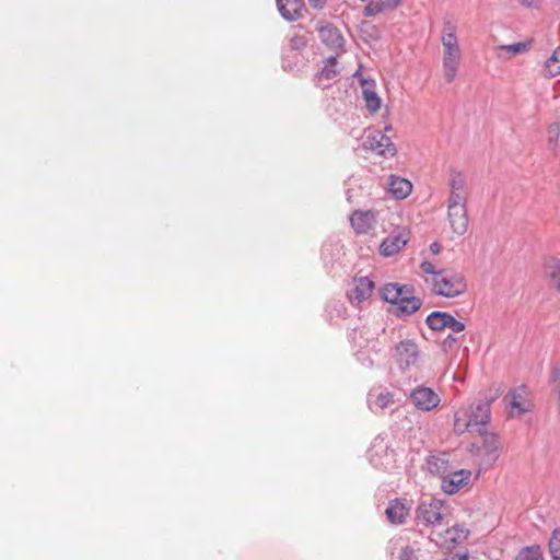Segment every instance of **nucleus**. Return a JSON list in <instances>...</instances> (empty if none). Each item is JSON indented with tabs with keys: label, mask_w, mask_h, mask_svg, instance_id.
<instances>
[{
	"label": "nucleus",
	"mask_w": 560,
	"mask_h": 560,
	"mask_svg": "<svg viewBox=\"0 0 560 560\" xmlns=\"http://www.w3.org/2000/svg\"><path fill=\"white\" fill-rule=\"evenodd\" d=\"M490 420V401L460 408L454 415V431L456 434L476 432L483 434Z\"/></svg>",
	"instance_id": "f257e3e1"
},
{
	"label": "nucleus",
	"mask_w": 560,
	"mask_h": 560,
	"mask_svg": "<svg viewBox=\"0 0 560 560\" xmlns=\"http://www.w3.org/2000/svg\"><path fill=\"white\" fill-rule=\"evenodd\" d=\"M443 45V75L447 83L455 80L459 61H460V48L455 34V27L451 22L444 24V31L442 35Z\"/></svg>",
	"instance_id": "f03ea898"
},
{
	"label": "nucleus",
	"mask_w": 560,
	"mask_h": 560,
	"mask_svg": "<svg viewBox=\"0 0 560 560\" xmlns=\"http://www.w3.org/2000/svg\"><path fill=\"white\" fill-rule=\"evenodd\" d=\"M467 289L465 278L457 272L444 270L433 278V292L444 298H456L462 295Z\"/></svg>",
	"instance_id": "7ed1b4c3"
},
{
	"label": "nucleus",
	"mask_w": 560,
	"mask_h": 560,
	"mask_svg": "<svg viewBox=\"0 0 560 560\" xmlns=\"http://www.w3.org/2000/svg\"><path fill=\"white\" fill-rule=\"evenodd\" d=\"M445 505L439 499H430L429 502L422 501L416 511V518L425 526H439L444 520Z\"/></svg>",
	"instance_id": "20e7f679"
},
{
	"label": "nucleus",
	"mask_w": 560,
	"mask_h": 560,
	"mask_svg": "<svg viewBox=\"0 0 560 560\" xmlns=\"http://www.w3.org/2000/svg\"><path fill=\"white\" fill-rule=\"evenodd\" d=\"M393 358L400 370H407L417 366L420 351L413 340L404 339L395 346Z\"/></svg>",
	"instance_id": "39448f33"
},
{
	"label": "nucleus",
	"mask_w": 560,
	"mask_h": 560,
	"mask_svg": "<svg viewBox=\"0 0 560 560\" xmlns=\"http://www.w3.org/2000/svg\"><path fill=\"white\" fill-rule=\"evenodd\" d=\"M363 147L384 158L394 156L396 153V148L390 138L381 130L370 131L364 138Z\"/></svg>",
	"instance_id": "423d86ee"
},
{
	"label": "nucleus",
	"mask_w": 560,
	"mask_h": 560,
	"mask_svg": "<svg viewBox=\"0 0 560 560\" xmlns=\"http://www.w3.org/2000/svg\"><path fill=\"white\" fill-rule=\"evenodd\" d=\"M411 402L422 411H431L436 408L441 401L439 395L430 387L417 386L410 393Z\"/></svg>",
	"instance_id": "0eeeda50"
},
{
	"label": "nucleus",
	"mask_w": 560,
	"mask_h": 560,
	"mask_svg": "<svg viewBox=\"0 0 560 560\" xmlns=\"http://www.w3.org/2000/svg\"><path fill=\"white\" fill-rule=\"evenodd\" d=\"M374 288V282L368 277H357L347 290V296L351 304L358 305L371 296Z\"/></svg>",
	"instance_id": "6e6552de"
},
{
	"label": "nucleus",
	"mask_w": 560,
	"mask_h": 560,
	"mask_svg": "<svg viewBox=\"0 0 560 560\" xmlns=\"http://www.w3.org/2000/svg\"><path fill=\"white\" fill-rule=\"evenodd\" d=\"M471 471L468 469H459L448 471L441 479V489L446 494H455L469 483Z\"/></svg>",
	"instance_id": "1a4fd4ad"
},
{
	"label": "nucleus",
	"mask_w": 560,
	"mask_h": 560,
	"mask_svg": "<svg viewBox=\"0 0 560 560\" xmlns=\"http://www.w3.org/2000/svg\"><path fill=\"white\" fill-rule=\"evenodd\" d=\"M319 38L322 43L329 48L338 52L343 50L345 39L340 31L331 23H325L317 26Z\"/></svg>",
	"instance_id": "9d476101"
},
{
	"label": "nucleus",
	"mask_w": 560,
	"mask_h": 560,
	"mask_svg": "<svg viewBox=\"0 0 560 560\" xmlns=\"http://www.w3.org/2000/svg\"><path fill=\"white\" fill-rule=\"evenodd\" d=\"M350 223L357 234H365L374 228L376 214L372 210H355L350 215Z\"/></svg>",
	"instance_id": "9b49d317"
},
{
	"label": "nucleus",
	"mask_w": 560,
	"mask_h": 560,
	"mask_svg": "<svg viewBox=\"0 0 560 560\" xmlns=\"http://www.w3.org/2000/svg\"><path fill=\"white\" fill-rule=\"evenodd\" d=\"M387 520L395 525L404 524L409 514V504L406 499L392 500L385 511Z\"/></svg>",
	"instance_id": "f8f14e48"
},
{
	"label": "nucleus",
	"mask_w": 560,
	"mask_h": 560,
	"mask_svg": "<svg viewBox=\"0 0 560 560\" xmlns=\"http://www.w3.org/2000/svg\"><path fill=\"white\" fill-rule=\"evenodd\" d=\"M408 242V235L404 231L393 232L381 244L380 253L385 257H389L399 252Z\"/></svg>",
	"instance_id": "ddd939ff"
},
{
	"label": "nucleus",
	"mask_w": 560,
	"mask_h": 560,
	"mask_svg": "<svg viewBox=\"0 0 560 560\" xmlns=\"http://www.w3.org/2000/svg\"><path fill=\"white\" fill-rule=\"evenodd\" d=\"M362 95L366 104V108L371 113H375L381 107V98L376 93V83L373 79L360 78Z\"/></svg>",
	"instance_id": "4468645a"
},
{
	"label": "nucleus",
	"mask_w": 560,
	"mask_h": 560,
	"mask_svg": "<svg viewBox=\"0 0 560 560\" xmlns=\"http://www.w3.org/2000/svg\"><path fill=\"white\" fill-rule=\"evenodd\" d=\"M447 215L451 228L455 234L460 236L468 231L469 221L466 208H460V210L448 209Z\"/></svg>",
	"instance_id": "2eb2a0df"
},
{
	"label": "nucleus",
	"mask_w": 560,
	"mask_h": 560,
	"mask_svg": "<svg viewBox=\"0 0 560 560\" xmlns=\"http://www.w3.org/2000/svg\"><path fill=\"white\" fill-rule=\"evenodd\" d=\"M277 8L284 20L293 22L301 15L303 0H277Z\"/></svg>",
	"instance_id": "dca6fc26"
},
{
	"label": "nucleus",
	"mask_w": 560,
	"mask_h": 560,
	"mask_svg": "<svg viewBox=\"0 0 560 560\" xmlns=\"http://www.w3.org/2000/svg\"><path fill=\"white\" fill-rule=\"evenodd\" d=\"M388 191L398 200L408 197L412 190L411 183L402 177L390 175L388 177Z\"/></svg>",
	"instance_id": "f3484780"
},
{
	"label": "nucleus",
	"mask_w": 560,
	"mask_h": 560,
	"mask_svg": "<svg viewBox=\"0 0 560 560\" xmlns=\"http://www.w3.org/2000/svg\"><path fill=\"white\" fill-rule=\"evenodd\" d=\"M425 465L430 474L442 478L448 472L450 462L445 455H429L425 459Z\"/></svg>",
	"instance_id": "a211bd4d"
},
{
	"label": "nucleus",
	"mask_w": 560,
	"mask_h": 560,
	"mask_svg": "<svg viewBox=\"0 0 560 560\" xmlns=\"http://www.w3.org/2000/svg\"><path fill=\"white\" fill-rule=\"evenodd\" d=\"M394 404V395L387 390H383L375 396L373 400V394L370 393L368 396V405L372 412L376 413L378 410H383Z\"/></svg>",
	"instance_id": "6ab92c4d"
},
{
	"label": "nucleus",
	"mask_w": 560,
	"mask_h": 560,
	"mask_svg": "<svg viewBox=\"0 0 560 560\" xmlns=\"http://www.w3.org/2000/svg\"><path fill=\"white\" fill-rule=\"evenodd\" d=\"M480 435L483 440L482 450L485 452V456L489 462H494L499 457L500 442L498 436L493 433H488L487 431Z\"/></svg>",
	"instance_id": "aec40b11"
},
{
	"label": "nucleus",
	"mask_w": 560,
	"mask_h": 560,
	"mask_svg": "<svg viewBox=\"0 0 560 560\" xmlns=\"http://www.w3.org/2000/svg\"><path fill=\"white\" fill-rule=\"evenodd\" d=\"M421 305H422V301L419 298H416L413 295H411L409 298L398 299V302L396 304V306H397L396 314L398 316L411 315V314L416 313L421 307Z\"/></svg>",
	"instance_id": "412c9836"
},
{
	"label": "nucleus",
	"mask_w": 560,
	"mask_h": 560,
	"mask_svg": "<svg viewBox=\"0 0 560 560\" xmlns=\"http://www.w3.org/2000/svg\"><path fill=\"white\" fill-rule=\"evenodd\" d=\"M451 314L446 312L441 311H434L431 314H429L425 318V324L428 327L432 330H444L448 323L451 320Z\"/></svg>",
	"instance_id": "4be33fe9"
},
{
	"label": "nucleus",
	"mask_w": 560,
	"mask_h": 560,
	"mask_svg": "<svg viewBox=\"0 0 560 560\" xmlns=\"http://www.w3.org/2000/svg\"><path fill=\"white\" fill-rule=\"evenodd\" d=\"M368 351L360 349L357 351L355 357L357 360L362 364V366L366 369H372L374 365V360L371 355V352L376 354L381 349L378 347V341L372 340L366 345Z\"/></svg>",
	"instance_id": "5701e85b"
},
{
	"label": "nucleus",
	"mask_w": 560,
	"mask_h": 560,
	"mask_svg": "<svg viewBox=\"0 0 560 560\" xmlns=\"http://www.w3.org/2000/svg\"><path fill=\"white\" fill-rule=\"evenodd\" d=\"M339 70L337 69V58L335 56H330L327 58L324 67L320 69V71L317 74V81L318 84L323 80H332L336 77H338Z\"/></svg>",
	"instance_id": "b1692460"
},
{
	"label": "nucleus",
	"mask_w": 560,
	"mask_h": 560,
	"mask_svg": "<svg viewBox=\"0 0 560 560\" xmlns=\"http://www.w3.org/2000/svg\"><path fill=\"white\" fill-rule=\"evenodd\" d=\"M546 275L552 287L560 292V260L552 258L546 264Z\"/></svg>",
	"instance_id": "393cba45"
},
{
	"label": "nucleus",
	"mask_w": 560,
	"mask_h": 560,
	"mask_svg": "<svg viewBox=\"0 0 560 560\" xmlns=\"http://www.w3.org/2000/svg\"><path fill=\"white\" fill-rule=\"evenodd\" d=\"M398 283H387L380 290L381 299L385 302L396 305L400 294Z\"/></svg>",
	"instance_id": "a878e982"
},
{
	"label": "nucleus",
	"mask_w": 560,
	"mask_h": 560,
	"mask_svg": "<svg viewBox=\"0 0 560 560\" xmlns=\"http://www.w3.org/2000/svg\"><path fill=\"white\" fill-rule=\"evenodd\" d=\"M525 392V387L522 386L517 389H514L510 393V406L512 411L516 410L518 415H522L527 411V408L523 404V394Z\"/></svg>",
	"instance_id": "bb28decb"
},
{
	"label": "nucleus",
	"mask_w": 560,
	"mask_h": 560,
	"mask_svg": "<svg viewBox=\"0 0 560 560\" xmlns=\"http://www.w3.org/2000/svg\"><path fill=\"white\" fill-rule=\"evenodd\" d=\"M448 538L454 544H460L467 539L469 530L464 525H454L452 528L446 530Z\"/></svg>",
	"instance_id": "cd10ccee"
},
{
	"label": "nucleus",
	"mask_w": 560,
	"mask_h": 560,
	"mask_svg": "<svg viewBox=\"0 0 560 560\" xmlns=\"http://www.w3.org/2000/svg\"><path fill=\"white\" fill-rule=\"evenodd\" d=\"M548 549L553 560H560V528L552 530L551 537L548 541Z\"/></svg>",
	"instance_id": "c85d7f7f"
},
{
	"label": "nucleus",
	"mask_w": 560,
	"mask_h": 560,
	"mask_svg": "<svg viewBox=\"0 0 560 560\" xmlns=\"http://www.w3.org/2000/svg\"><path fill=\"white\" fill-rule=\"evenodd\" d=\"M515 560H544L540 547L529 546L521 550Z\"/></svg>",
	"instance_id": "c756f323"
},
{
	"label": "nucleus",
	"mask_w": 560,
	"mask_h": 560,
	"mask_svg": "<svg viewBox=\"0 0 560 560\" xmlns=\"http://www.w3.org/2000/svg\"><path fill=\"white\" fill-rule=\"evenodd\" d=\"M466 185V178L462 172L452 171L450 178L451 191L460 192Z\"/></svg>",
	"instance_id": "7c9ffc66"
},
{
	"label": "nucleus",
	"mask_w": 560,
	"mask_h": 560,
	"mask_svg": "<svg viewBox=\"0 0 560 560\" xmlns=\"http://www.w3.org/2000/svg\"><path fill=\"white\" fill-rule=\"evenodd\" d=\"M466 208V198L462 192L451 191L448 197L447 210Z\"/></svg>",
	"instance_id": "2f4dec72"
},
{
	"label": "nucleus",
	"mask_w": 560,
	"mask_h": 560,
	"mask_svg": "<svg viewBox=\"0 0 560 560\" xmlns=\"http://www.w3.org/2000/svg\"><path fill=\"white\" fill-rule=\"evenodd\" d=\"M418 551L419 549H416L413 546H401L397 558L398 560H418Z\"/></svg>",
	"instance_id": "473e14b6"
},
{
	"label": "nucleus",
	"mask_w": 560,
	"mask_h": 560,
	"mask_svg": "<svg viewBox=\"0 0 560 560\" xmlns=\"http://www.w3.org/2000/svg\"><path fill=\"white\" fill-rule=\"evenodd\" d=\"M560 66V47L557 48L552 55L548 58V60L546 61V68L548 70V72L550 73V75L555 77V75H558L559 73H556V68Z\"/></svg>",
	"instance_id": "72a5a7b5"
},
{
	"label": "nucleus",
	"mask_w": 560,
	"mask_h": 560,
	"mask_svg": "<svg viewBox=\"0 0 560 560\" xmlns=\"http://www.w3.org/2000/svg\"><path fill=\"white\" fill-rule=\"evenodd\" d=\"M381 12H383L382 7L375 0H370L363 10V14L366 18L374 16Z\"/></svg>",
	"instance_id": "f704fd0d"
},
{
	"label": "nucleus",
	"mask_w": 560,
	"mask_h": 560,
	"mask_svg": "<svg viewBox=\"0 0 560 560\" xmlns=\"http://www.w3.org/2000/svg\"><path fill=\"white\" fill-rule=\"evenodd\" d=\"M362 32L366 34L370 38L375 40L381 37L380 30L376 26L371 25L370 23H363Z\"/></svg>",
	"instance_id": "c9c22d12"
},
{
	"label": "nucleus",
	"mask_w": 560,
	"mask_h": 560,
	"mask_svg": "<svg viewBox=\"0 0 560 560\" xmlns=\"http://www.w3.org/2000/svg\"><path fill=\"white\" fill-rule=\"evenodd\" d=\"M526 47H527V45L525 43H522V42L514 43V44H511V45L501 46L502 49L508 50L512 55L522 54L523 51H525Z\"/></svg>",
	"instance_id": "e433bc0d"
},
{
	"label": "nucleus",
	"mask_w": 560,
	"mask_h": 560,
	"mask_svg": "<svg viewBox=\"0 0 560 560\" xmlns=\"http://www.w3.org/2000/svg\"><path fill=\"white\" fill-rule=\"evenodd\" d=\"M307 42L306 38L302 35H294L290 39V47L293 50H300L306 46Z\"/></svg>",
	"instance_id": "4c0bfd02"
},
{
	"label": "nucleus",
	"mask_w": 560,
	"mask_h": 560,
	"mask_svg": "<svg viewBox=\"0 0 560 560\" xmlns=\"http://www.w3.org/2000/svg\"><path fill=\"white\" fill-rule=\"evenodd\" d=\"M420 269L422 270V272H424L427 275H432L433 278H438V276L444 271V270H436L434 265L430 261H423L420 265Z\"/></svg>",
	"instance_id": "58836bf2"
},
{
	"label": "nucleus",
	"mask_w": 560,
	"mask_h": 560,
	"mask_svg": "<svg viewBox=\"0 0 560 560\" xmlns=\"http://www.w3.org/2000/svg\"><path fill=\"white\" fill-rule=\"evenodd\" d=\"M517 2L526 9L541 10L544 0H517Z\"/></svg>",
	"instance_id": "ea45409f"
},
{
	"label": "nucleus",
	"mask_w": 560,
	"mask_h": 560,
	"mask_svg": "<svg viewBox=\"0 0 560 560\" xmlns=\"http://www.w3.org/2000/svg\"><path fill=\"white\" fill-rule=\"evenodd\" d=\"M447 323L448 325L446 328H448L454 334L462 332L465 329V324L457 320L453 315L451 316V320Z\"/></svg>",
	"instance_id": "a19ab883"
},
{
	"label": "nucleus",
	"mask_w": 560,
	"mask_h": 560,
	"mask_svg": "<svg viewBox=\"0 0 560 560\" xmlns=\"http://www.w3.org/2000/svg\"><path fill=\"white\" fill-rule=\"evenodd\" d=\"M457 338L450 334L441 343L443 351H450L457 343Z\"/></svg>",
	"instance_id": "79ce46f5"
},
{
	"label": "nucleus",
	"mask_w": 560,
	"mask_h": 560,
	"mask_svg": "<svg viewBox=\"0 0 560 560\" xmlns=\"http://www.w3.org/2000/svg\"><path fill=\"white\" fill-rule=\"evenodd\" d=\"M380 7H382V10H388V9H395L400 4L401 0H375Z\"/></svg>",
	"instance_id": "37998d69"
},
{
	"label": "nucleus",
	"mask_w": 560,
	"mask_h": 560,
	"mask_svg": "<svg viewBox=\"0 0 560 560\" xmlns=\"http://www.w3.org/2000/svg\"><path fill=\"white\" fill-rule=\"evenodd\" d=\"M398 289H400V294H399V298L398 299H402V298H409L412 295L413 293V288L410 287V285H407V284H399L398 283Z\"/></svg>",
	"instance_id": "c03bdc74"
},
{
	"label": "nucleus",
	"mask_w": 560,
	"mask_h": 560,
	"mask_svg": "<svg viewBox=\"0 0 560 560\" xmlns=\"http://www.w3.org/2000/svg\"><path fill=\"white\" fill-rule=\"evenodd\" d=\"M467 559H468V556L466 552H464V553H455V555L448 556L443 560H467Z\"/></svg>",
	"instance_id": "a18cd8bd"
},
{
	"label": "nucleus",
	"mask_w": 560,
	"mask_h": 560,
	"mask_svg": "<svg viewBox=\"0 0 560 560\" xmlns=\"http://www.w3.org/2000/svg\"><path fill=\"white\" fill-rule=\"evenodd\" d=\"M308 2L314 9H322L326 4V0H308Z\"/></svg>",
	"instance_id": "49530a36"
},
{
	"label": "nucleus",
	"mask_w": 560,
	"mask_h": 560,
	"mask_svg": "<svg viewBox=\"0 0 560 560\" xmlns=\"http://www.w3.org/2000/svg\"><path fill=\"white\" fill-rule=\"evenodd\" d=\"M441 245L436 242H433L431 245H430V250L433 255H438L440 254L441 252Z\"/></svg>",
	"instance_id": "de8ad7c7"
},
{
	"label": "nucleus",
	"mask_w": 560,
	"mask_h": 560,
	"mask_svg": "<svg viewBox=\"0 0 560 560\" xmlns=\"http://www.w3.org/2000/svg\"><path fill=\"white\" fill-rule=\"evenodd\" d=\"M353 77H354V78H357L359 81H360V78H364V77L361 74L360 70H357V71L353 73Z\"/></svg>",
	"instance_id": "09e8293b"
},
{
	"label": "nucleus",
	"mask_w": 560,
	"mask_h": 560,
	"mask_svg": "<svg viewBox=\"0 0 560 560\" xmlns=\"http://www.w3.org/2000/svg\"><path fill=\"white\" fill-rule=\"evenodd\" d=\"M556 73H560V66L556 68Z\"/></svg>",
	"instance_id": "8fccbe9b"
}]
</instances>
